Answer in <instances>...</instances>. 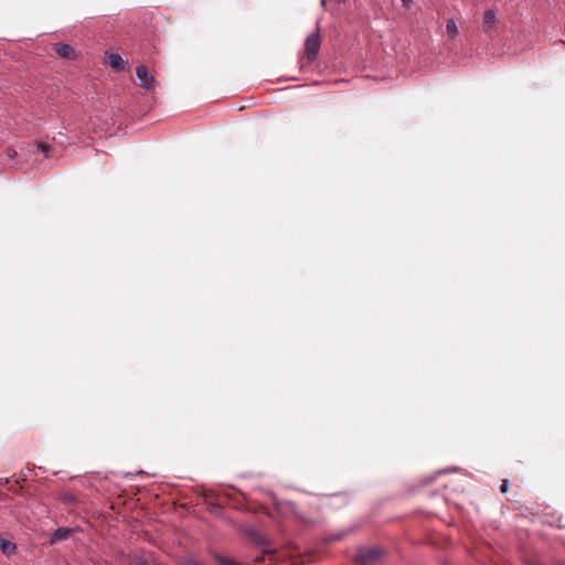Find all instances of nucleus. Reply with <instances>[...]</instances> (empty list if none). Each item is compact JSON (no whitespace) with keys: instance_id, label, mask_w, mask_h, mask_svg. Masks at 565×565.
I'll return each mask as SVG.
<instances>
[{"instance_id":"1","label":"nucleus","mask_w":565,"mask_h":565,"mask_svg":"<svg viewBox=\"0 0 565 565\" xmlns=\"http://www.w3.org/2000/svg\"><path fill=\"white\" fill-rule=\"evenodd\" d=\"M321 39L318 32L309 34L305 42L306 54L309 61H313L320 50Z\"/></svg>"},{"instance_id":"2","label":"nucleus","mask_w":565,"mask_h":565,"mask_svg":"<svg viewBox=\"0 0 565 565\" xmlns=\"http://www.w3.org/2000/svg\"><path fill=\"white\" fill-rule=\"evenodd\" d=\"M136 75L145 89L151 90L157 86V81L145 65H138L136 67Z\"/></svg>"},{"instance_id":"3","label":"nucleus","mask_w":565,"mask_h":565,"mask_svg":"<svg viewBox=\"0 0 565 565\" xmlns=\"http://www.w3.org/2000/svg\"><path fill=\"white\" fill-rule=\"evenodd\" d=\"M380 557V552L374 547L360 548L356 552L355 561L361 565H369Z\"/></svg>"},{"instance_id":"4","label":"nucleus","mask_w":565,"mask_h":565,"mask_svg":"<svg viewBox=\"0 0 565 565\" xmlns=\"http://www.w3.org/2000/svg\"><path fill=\"white\" fill-rule=\"evenodd\" d=\"M106 63L115 71L120 72L124 71L127 61L121 57L118 53H108L106 52Z\"/></svg>"},{"instance_id":"5","label":"nucleus","mask_w":565,"mask_h":565,"mask_svg":"<svg viewBox=\"0 0 565 565\" xmlns=\"http://www.w3.org/2000/svg\"><path fill=\"white\" fill-rule=\"evenodd\" d=\"M497 24V17L493 10H487L483 15V28L486 32H490Z\"/></svg>"},{"instance_id":"6","label":"nucleus","mask_w":565,"mask_h":565,"mask_svg":"<svg viewBox=\"0 0 565 565\" xmlns=\"http://www.w3.org/2000/svg\"><path fill=\"white\" fill-rule=\"evenodd\" d=\"M55 51L63 58H73L75 56L74 49L68 44H56Z\"/></svg>"},{"instance_id":"7","label":"nucleus","mask_w":565,"mask_h":565,"mask_svg":"<svg viewBox=\"0 0 565 565\" xmlns=\"http://www.w3.org/2000/svg\"><path fill=\"white\" fill-rule=\"evenodd\" d=\"M0 550L2 551L3 554L10 556L15 554L17 545L7 539L0 537Z\"/></svg>"},{"instance_id":"8","label":"nucleus","mask_w":565,"mask_h":565,"mask_svg":"<svg viewBox=\"0 0 565 565\" xmlns=\"http://www.w3.org/2000/svg\"><path fill=\"white\" fill-rule=\"evenodd\" d=\"M446 32H447L448 36L451 39H454L458 35V33H459L458 26L454 19H449L446 22Z\"/></svg>"},{"instance_id":"9","label":"nucleus","mask_w":565,"mask_h":565,"mask_svg":"<svg viewBox=\"0 0 565 565\" xmlns=\"http://www.w3.org/2000/svg\"><path fill=\"white\" fill-rule=\"evenodd\" d=\"M71 534V530L67 527H58L53 534V541L66 540Z\"/></svg>"},{"instance_id":"10","label":"nucleus","mask_w":565,"mask_h":565,"mask_svg":"<svg viewBox=\"0 0 565 565\" xmlns=\"http://www.w3.org/2000/svg\"><path fill=\"white\" fill-rule=\"evenodd\" d=\"M214 558L218 565H236V562L233 558L220 554H216Z\"/></svg>"},{"instance_id":"11","label":"nucleus","mask_w":565,"mask_h":565,"mask_svg":"<svg viewBox=\"0 0 565 565\" xmlns=\"http://www.w3.org/2000/svg\"><path fill=\"white\" fill-rule=\"evenodd\" d=\"M36 148H38V151H40L44 156V158H46V159L51 158V154H50L51 148L49 145H46L44 142H39Z\"/></svg>"},{"instance_id":"12","label":"nucleus","mask_w":565,"mask_h":565,"mask_svg":"<svg viewBox=\"0 0 565 565\" xmlns=\"http://www.w3.org/2000/svg\"><path fill=\"white\" fill-rule=\"evenodd\" d=\"M255 541L260 545V546H266L268 544V541L263 536V535H256L255 536Z\"/></svg>"},{"instance_id":"13","label":"nucleus","mask_w":565,"mask_h":565,"mask_svg":"<svg viewBox=\"0 0 565 565\" xmlns=\"http://www.w3.org/2000/svg\"><path fill=\"white\" fill-rule=\"evenodd\" d=\"M7 154H8V157H9L10 159H12V158L17 157V154H18V153H17V151H15L14 149L9 148V149L7 150Z\"/></svg>"},{"instance_id":"14","label":"nucleus","mask_w":565,"mask_h":565,"mask_svg":"<svg viewBox=\"0 0 565 565\" xmlns=\"http://www.w3.org/2000/svg\"><path fill=\"white\" fill-rule=\"evenodd\" d=\"M405 9H409L413 4V0H401Z\"/></svg>"},{"instance_id":"15","label":"nucleus","mask_w":565,"mask_h":565,"mask_svg":"<svg viewBox=\"0 0 565 565\" xmlns=\"http://www.w3.org/2000/svg\"><path fill=\"white\" fill-rule=\"evenodd\" d=\"M500 491L502 493H505L508 491V480H503L501 487H500Z\"/></svg>"},{"instance_id":"16","label":"nucleus","mask_w":565,"mask_h":565,"mask_svg":"<svg viewBox=\"0 0 565 565\" xmlns=\"http://www.w3.org/2000/svg\"><path fill=\"white\" fill-rule=\"evenodd\" d=\"M188 565H202V564L195 559H191V561H189Z\"/></svg>"}]
</instances>
